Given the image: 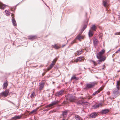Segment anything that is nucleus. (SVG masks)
Returning a JSON list of instances; mask_svg holds the SVG:
<instances>
[{
	"instance_id": "1",
	"label": "nucleus",
	"mask_w": 120,
	"mask_h": 120,
	"mask_svg": "<svg viewBox=\"0 0 120 120\" xmlns=\"http://www.w3.org/2000/svg\"><path fill=\"white\" fill-rule=\"evenodd\" d=\"M105 50L103 49L97 54V57L99 60L97 61V63L93 60H92V61L94 65H96L97 64H100L101 63L105 60L106 59V57H103V55L105 53Z\"/></svg>"
},
{
	"instance_id": "2",
	"label": "nucleus",
	"mask_w": 120,
	"mask_h": 120,
	"mask_svg": "<svg viewBox=\"0 0 120 120\" xmlns=\"http://www.w3.org/2000/svg\"><path fill=\"white\" fill-rule=\"evenodd\" d=\"M57 60V59L56 58L54 59L53 60V61L52 62L51 64L50 65L49 67L47 69H44V70H45V72H46V73L47 71H49L53 67V66L55 65Z\"/></svg>"
},
{
	"instance_id": "3",
	"label": "nucleus",
	"mask_w": 120,
	"mask_h": 120,
	"mask_svg": "<svg viewBox=\"0 0 120 120\" xmlns=\"http://www.w3.org/2000/svg\"><path fill=\"white\" fill-rule=\"evenodd\" d=\"M81 32L75 38V39L79 40V41H81L82 40H84L85 38V36L81 34Z\"/></svg>"
},
{
	"instance_id": "4",
	"label": "nucleus",
	"mask_w": 120,
	"mask_h": 120,
	"mask_svg": "<svg viewBox=\"0 0 120 120\" xmlns=\"http://www.w3.org/2000/svg\"><path fill=\"white\" fill-rule=\"evenodd\" d=\"M75 96L71 94H68L67 96V98L71 102H74L75 100Z\"/></svg>"
},
{
	"instance_id": "5",
	"label": "nucleus",
	"mask_w": 120,
	"mask_h": 120,
	"mask_svg": "<svg viewBox=\"0 0 120 120\" xmlns=\"http://www.w3.org/2000/svg\"><path fill=\"white\" fill-rule=\"evenodd\" d=\"M9 94V90H5V91L0 93V96L1 97H6Z\"/></svg>"
},
{
	"instance_id": "6",
	"label": "nucleus",
	"mask_w": 120,
	"mask_h": 120,
	"mask_svg": "<svg viewBox=\"0 0 120 120\" xmlns=\"http://www.w3.org/2000/svg\"><path fill=\"white\" fill-rule=\"evenodd\" d=\"M97 82H94L90 83L87 84L86 85V87L87 88H90L93 87L95 85L97 84Z\"/></svg>"
},
{
	"instance_id": "7",
	"label": "nucleus",
	"mask_w": 120,
	"mask_h": 120,
	"mask_svg": "<svg viewBox=\"0 0 120 120\" xmlns=\"http://www.w3.org/2000/svg\"><path fill=\"white\" fill-rule=\"evenodd\" d=\"M60 102L59 101H56L53 102L51 104L46 105L45 106L46 108L51 107L53 106L56 105Z\"/></svg>"
},
{
	"instance_id": "8",
	"label": "nucleus",
	"mask_w": 120,
	"mask_h": 120,
	"mask_svg": "<svg viewBox=\"0 0 120 120\" xmlns=\"http://www.w3.org/2000/svg\"><path fill=\"white\" fill-rule=\"evenodd\" d=\"M45 81H43L42 82L40 83V85H39V90H41L43 89L45 84Z\"/></svg>"
},
{
	"instance_id": "9",
	"label": "nucleus",
	"mask_w": 120,
	"mask_h": 120,
	"mask_svg": "<svg viewBox=\"0 0 120 120\" xmlns=\"http://www.w3.org/2000/svg\"><path fill=\"white\" fill-rule=\"evenodd\" d=\"M64 90H61L60 91L57 92L56 93L55 95L57 96L60 97L64 94Z\"/></svg>"
},
{
	"instance_id": "10",
	"label": "nucleus",
	"mask_w": 120,
	"mask_h": 120,
	"mask_svg": "<svg viewBox=\"0 0 120 120\" xmlns=\"http://www.w3.org/2000/svg\"><path fill=\"white\" fill-rule=\"evenodd\" d=\"M104 86H102L98 90L94 93L92 95H93V96L94 97L97 94L99 93L102 90L104 89Z\"/></svg>"
},
{
	"instance_id": "11",
	"label": "nucleus",
	"mask_w": 120,
	"mask_h": 120,
	"mask_svg": "<svg viewBox=\"0 0 120 120\" xmlns=\"http://www.w3.org/2000/svg\"><path fill=\"white\" fill-rule=\"evenodd\" d=\"M109 1L108 0H103V6L105 7H107L109 5L108 2Z\"/></svg>"
},
{
	"instance_id": "12",
	"label": "nucleus",
	"mask_w": 120,
	"mask_h": 120,
	"mask_svg": "<svg viewBox=\"0 0 120 120\" xmlns=\"http://www.w3.org/2000/svg\"><path fill=\"white\" fill-rule=\"evenodd\" d=\"M68 111L67 110L63 111L62 112V115L63 118H65L67 116Z\"/></svg>"
},
{
	"instance_id": "13",
	"label": "nucleus",
	"mask_w": 120,
	"mask_h": 120,
	"mask_svg": "<svg viewBox=\"0 0 120 120\" xmlns=\"http://www.w3.org/2000/svg\"><path fill=\"white\" fill-rule=\"evenodd\" d=\"M84 59L83 57H78L76 59H75V62H81Z\"/></svg>"
},
{
	"instance_id": "14",
	"label": "nucleus",
	"mask_w": 120,
	"mask_h": 120,
	"mask_svg": "<svg viewBox=\"0 0 120 120\" xmlns=\"http://www.w3.org/2000/svg\"><path fill=\"white\" fill-rule=\"evenodd\" d=\"M98 115V113L96 112H94L92 113L90 115V117L92 118H94L96 117Z\"/></svg>"
},
{
	"instance_id": "15",
	"label": "nucleus",
	"mask_w": 120,
	"mask_h": 120,
	"mask_svg": "<svg viewBox=\"0 0 120 120\" xmlns=\"http://www.w3.org/2000/svg\"><path fill=\"white\" fill-rule=\"evenodd\" d=\"M52 46L53 47V48L56 49H58L61 47L60 45H58L57 44H55L54 45H52Z\"/></svg>"
},
{
	"instance_id": "16",
	"label": "nucleus",
	"mask_w": 120,
	"mask_h": 120,
	"mask_svg": "<svg viewBox=\"0 0 120 120\" xmlns=\"http://www.w3.org/2000/svg\"><path fill=\"white\" fill-rule=\"evenodd\" d=\"M119 90L116 89H114V90L113 92V93L116 95H118L119 94Z\"/></svg>"
},
{
	"instance_id": "17",
	"label": "nucleus",
	"mask_w": 120,
	"mask_h": 120,
	"mask_svg": "<svg viewBox=\"0 0 120 120\" xmlns=\"http://www.w3.org/2000/svg\"><path fill=\"white\" fill-rule=\"evenodd\" d=\"M6 6L4 4H3L1 2H0V8L1 9H4L5 8Z\"/></svg>"
},
{
	"instance_id": "18",
	"label": "nucleus",
	"mask_w": 120,
	"mask_h": 120,
	"mask_svg": "<svg viewBox=\"0 0 120 120\" xmlns=\"http://www.w3.org/2000/svg\"><path fill=\"white\" fill-rule=\"evenodd\" d=\"M109 112V111L108 110L105 109L102 110L101 111V112L102 114H105L108 113Z\"/></svg>"
},
{
	"instance_id": "19",
	"label": "nucleus",
	"mask_w": 120,
	"mask_h": 120,
	"mask_svg": "<svg viewBox=\"0 0 120 120\" xmlns=\"http://www.w3.org/2000/svg\"><path fill=\"white\" fill-rule=\"evenodd\" d=\"M88 34L89 37L93 36L94 34V32L93 31L90 30L88 33Z\"/></svg>"
},
{
	"instance_id": "20",
	"label": "nucleus",
	"mask_w": 120,
	"mask_h": 120,
	"mask_svg": "<svg viewBox=\"0 0 120 120\" xmlns=\"http://www.w3.org/2000/svg\"><path fill=\"white\" fill-rule=\"evenodd\" d=\"M8 85V82H6L4 83L3 85V89H6Z\"/></svg>"
},
{
	"instance_id": "21",
	"label": "nucleus",
	"mask_w": 120,
	"mask_h": 120,
	"mask_svg": "<svg viewBox=\"0 0 120 120\" xmlns=\"http://www.w3.org/2000/svg\"><path fill=\"white\" fill-rule=\"evenodd\" d=\"M97 28V27L96 26L94 25H93L91 27V29L94 31H96Z\"/></svg>"
},
{
	"instance_id": "22",
	"label": "nucleus",
	"mask_w": 120,
	"mask_h": 120,
	"mask_svg": "<svg viewBox=\"0 0 120 120\" xmlns=\"http://www.w3.org/2000/svg\"><path fill=\"white\" fill-rule=\"evenodd\" d=\"M36 37L35 36H29L28 37V39H30L33 40L36 39Z\"/></svg>"
},
{
	"instance_id": "23",
	"label": "nucleus",
	"mask_w": 120,
	"mask_h": 120,
	"mask_svg": "<svg viewBox=\"0 0 120 120\" xmlns=\"http://www.w3.org/2000/svg\"><path fill=\"white\" fill-rule=\"evenodd\" d=\"M36 96L35 92L33 91L32 93L31 94L30 97L31 98H34Z\"/></svg>"
},
{
	"instance_id": "24",
	"label": "nucleus",
	"mask_w": 120,
	"mask_h": 120,
	"mask_svg": "<svg viewBox=\"0 0 120 120\" xmlns=\"http://www.w3.org/2000/svg\"><path fill=\"white\" fill-rule=\"evenodd\" d=\"M12 22L14 26H16L17 25L16 24V22L14 18H13V19H12Z\"/></svg>"
},
{
	"instance_id": "25",
	"label": "nucleus",
	"mask_w": 120,
	"mask_h": 120,
	"mask_svg": "<svg viewBox=\"0 0 120 120\" xmlns=\"http://www.w3.org/2000/svg\"><path fill=\"white\" fill-rule=\"evenodd\" d=\"M39 108L38 107L36 109H34L29 113V114L31 115L32 113L34 112H35L37 111V110Z\"/></svg>"
},
{
	"instance_id": "26",
	"label": "nucleus",
	"mask_w": 120,
	"mask_h": 120,
	"mask_svg": "<svg viewBox=\"0 0 120 120\" xmlns=\"http://www.w3.org/2000/svg\"><path fill=\"white\" fill-rule=\"evenodd\" d=\"M99 105H100L99 104L94 105L93 106V107L94 109H95L96 108H98L99 106Z\"/></svg>"
},
{
	"instance_id": "27",
	"label": "nucleus",
	"mask_w": 120,
	"mask_h": 120,
	"mask_svg": "<svg viewBox=\"0 0 120 120\" xmlns=\"http://www.w3.org/2000/svg\"><path fill=\"white\" fill-rule=\"evenodd\" d=\"M82 51L81 50L80 51H77L76 53H75V55H79L82 54Z\"/></svg>"
},
{
	"instance_id": "28",
	"label": "nucleus",
	"mask_w": 120,
	"mask_h": 120,
	"mask_svg": "<svg viewBox=\"0 0 120 120\" xmlns=\"http://www.w3.org/2000/svg\"><path fill=\"white\" fill-rule=\"evenodd\" d=\"M5 12L7 16H8L10 15L11 13L9 11H8L7 10H5Z\"/></svg>"
},
{
	"instance_id": "29",
	"label": "nucleus",
	"mask_w": 120,
	"mask_h": 120,
	"mask_svg": "<svg viewBox=\"0 0 120 120\" xmlns=\"http://www.w3.org/2000/svg\"><path fill=\"white\" fill-rule=\"evenodd\" d=\"M87 26V25H85L84 26H83V28H82L81 32V33H82L83 31L86 28Z\"/></svg>"
},
{
	"instance_id": "30",
	"label": "nucleus",
	"mask_w": 120,
	"mask_h": 120,
	"mask_svg": "<svg viewBox=\"0 0 120 120\" xmlns=\"http://www.w3.org/2000/svg\"><path fill=\"white\" fill-rule=\"evenodd\" d=\"M76 120H82V118L79 116L77 115L75 116Z\"/></svg>"
},
{
	"instance_id": "31",
	"label": "nucleus",
	"mask_w": 120,
	"mask_h": 120,
	"mask_svg": "<svg viewBox=\"0 0 120 120\" xmlns=\"http://www.w3.org/2000/svg\"><path fill=\"white\" fill-rule=\"evenodd\" d=\"M29 112L28 111H26L24 113L22 114V116H26L28 115V113H29Z\"/></svg>"
},
{
	"instance_id": "32",
	"label": "nucleus",
	"mask_w": 120,
	"mask_h": 120,
	"mask_svg": "<svg viewBox=\"0 0 120 120\" xmlns=\"http://www.w3.org/2000/svg\"><path fill=\"white\" fill-rule=\"evenodd\" d=\"M116 85H120V81H117Z\"/></svg>"
},
{
	"instance_id": "33",
	"label": "nucleus",
	"mask_w": 120,
	"mask_h": 120,
	"mask_svg": "<svg viewBox=\"0 0 120 120\" xmlns=\"http://www.w3.org/2000/svg\"><path fill=\"white\" fill-rule=\"evenodd\" d=\"M116 86L117 88L116 89L119 90L120 89V86L116 85Z\"/></svg>"
},
{
	"instance_id": "34",
	"label": "nucleus",
	"mask_w": 120,
	"mask_h": 120,
	"mask_svg": "<svg viewBox=\"0 0 120 120\" xmlns=\"http://www.w3.org/2000/svg\"><path fill=\"white\" fill-rule=\"evenodd\" d=\"M85 103H87V102H84L83 101H80V103H79L80 104H84Z\"/></svg>"
},
{
	"instance_id": "35",
	"label": "nucleus",
	"mask_w": 120,
	"mask_h": 120,
	"mask_svg": "<svg viewBox=\"0 0 120 120\" xmlns=\"http://www.w3.org/2000/svg\"><path fill=\"white\" fill-rule=\"evenodd\" d=\"M93 97H94V96H93V95H92L91 96L89 97L88 98V99L89 100L90 99L92 98Z\"/></svg>"
},
{
	"instance_id": "36",
	"label": "nucleus",
	"mask_w": 120,
	"mask_h": 120,
	"mask_svg": "<svg viewBox=\"0 0 120 120\" xmlns=\"http://www.w3.org/2000/svg\"><path fill=\"white\" fill-rule=\"evenodd\" d=\"M115 35H120V32H117L115 33Z\"/></svg>"
},
{
	"instance_id": "37",
	"label": "nucleus",
	"mask_w": 120,
	"mask_h": 120,
	"mask_svg": "<svg viewBox=\"0 0 120 120\" xmlns=\"http://www.w3.org/2000/svg\"><path fill=\"white\" fill-rule=\"evenodd\" d=\"M11 16H12V19H13V18H14V14H12L11 15Z\"/></svg>"
},
{
	"instance_id": "38",
	"label": "nucleus",
	"mask_w": 120,
	"mask_h": 120,
	"mask_svg": "<svg viewBox=\"0 0 120 120\" xmlns=\"http://www.w3.org/2000/svg\"><path fill=\"white\" fill-rule=\"evenodd\" d=\"M75 79V76H74L72 77V78H71V80H72Z\"/></svg>"
},
{
	"instance_id": "39",
	"label": "nucleus",
	"mask_w": 120,
	"mask_h": 120,
	"mask_svg": "<svg viewBox=\"0 0 120 120\" xmlns=\"http://www.w3.org/2000/svg\"><path fill=\"white\" fill-rule=\"evenodd\" d=\"M46 73V72H44L42 74V76H43Z\"/></svg>"
},
{
	"instance_id": "40",
	"label": "nucleus",
	"mask_w": 120,
	"mask_h": 120,
	"mask_svg": "<svg viewBox=\"0 0 120 120\" xmlns=\"http://www.w3.org/2000/svg\"><path fill=\"white\" fill-rule=\"evenodd\" d=\"M66 45V44H65L64 45H63L61 47L62 48H63L65 46V45Z\"/></svg>"
},
{
	"instance_id": "41",
	"label": "nucleus",
	"mask_w": 120,
	"mask_h": 120,
	"mask_svg": "<svg viewBox=\"0 0 120 120\" xmlns=\"http://www.w3.org/2000/svg\"><path fill=\"white\" fill-rule=\"evenodd\" d=\"M103 67L102 68V69H103V70H104L105 69V65H104L103 66Z\"/></svg>"
},
{
	"instance_id": "42",
	"label": "nucleus",
	"mask_w": 120,
	"mask_h": 120,
	"mask_svg": "<svg viewBox=\"0 0 120 120\" xmlns=\"http://www.w3.org/2000/svg\"><path fill=\"white\" fill-rule=\"evenodd\" d=\"M120 51L119 50H118L116 52V53H118Z\"/></svg>"
},
{
	"instance_id": "43",
	"label": "nucleus",
	"mask_w": 120,
	"mask_h": 120,
	"mask_svg": "<svg viewBox=\"0 0 120 120\" xmlns=\"http://www.w3.org/2000/svg\"><path fill=\"white\" fill-rule=\"evenodd\" d=\"M10 10L11 11H13V8H11L10 9Z\"/></svg>"
},
{
	"instance_id": "44",
	"label": "nucleus",
	"mask_w": 120,
	"mask_h": 120,
	"mask_svg": "<svg viewBox=\"0 0 120 120\" xmlns=\"http://www.w3.org/2000/svg\"><path fill=\"white\" fill-rule=\"evenodd\" d=\"M82 99H83V100H84V99H86V98H82Z\"/></svg>"
},
{
	"instance_id": "45",
	"label": "nucleus",
	"mask_w": 120,
	"mask_h": 120,
	"mask_svg": "<svg viewBox=\"0 0 120 120\" xmlns=\"http://www.w3.org/2000/svg\"><path fill=\"white\" fill-rule=\"evenodd\" d=\"M63 120H68V119H63Z\"/></svg>"
},
{
	"instance_id": "46",
	"label": "nucleus",
	"mask_w": 120,
	"mask_h": 120,
	"mask_svg": "<svg viewBox=\"0 0 120 120\" xmlns=\"http://www.w3.org/2000/svg\"><path fill=\"white\" fill-rule=\"evenodd\" d=\"M47 10H49V11L50 10H49V9L48 8H47Z\"/></svg>"
},
{
	"instance_id": "47",
	"label": "nucleus",
	"mask_w": 120,
	"mask_h": 120,
	"mask_svg": "<svg viewBox=\"0 0 120 120\" xmlns=\"http://www.w3.org/2000/svg\"><path fill=\"white\" fill-rule=\"evenodd\" d=\"M119 20H120V17H119Z\"/></svg>"
},
{
	"instance_id": "48",
	"label": "nucleus",
	"mask_w": 120,
	"mask_h": 120,
	"mask_svg": "<svg viewBox=\"0 0 120 120\" xmlns=\"http://www.w3.org/2000/svg\"><path fill=\"white\" fill-rule=\"evenodd\" d=\"M118 50H119L120 51V49H118Z\"/></svg>"
},
{
	"instance_id": "49",
	"label": "nucleus",
	"mask_w": 120,
	"mask_h": 120,
	"mask_svg": "<svg viewBox=\"0 0 120 120\" xmlns=\"http://www.w3.org/2000/svg\"><path fill=\"white\" fill-rule=\"evenodd\" d=\"M75 80L77 79L76 77H75Z\"/></svg>"
},
{
	"instance_id": "50",
	"label": "nucleus",
	"mask_w": 120,
	"mask_h": 120,
	"mask_svg": "<svg viewBox=\"0 0 120 120\" xmlns=\"http://www.w3.org/2000/svg\"><path fill=\"white\" fill-rule=\"evenodd\" d=\"M120 71H118V72H120Z\"/></svg>"
}]
</instances>
